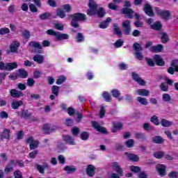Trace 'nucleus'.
I'll return each mask as SVG.
<instances>
[{
    "instance_id": "a18cd8bd",
    "label": "nucleus",
    "mask_w": 178,
    "mask_h": 178,
    "mask_svg": "<svg viewBox=\"0 0 178 178\" xmlns=\"http://www.w3.org/2000/svg\"><path fill=\"white\" fill-rule=\"evenodd\" d=\"M136 99H137L138 102L141 104V105H145H145H148V104H149L148 99H147L144 97H138Z\"/></svg>"
},
{
    "instance_id": "864d4df0",
    "label": "nucleus",
    "mask_w": 178,
    "mask_h": 178,
    "mask_svg": "<svg viewBox=\"0 0 178 178\" xmlns=\"http://www.w3.org/2000/svg\"><path fill=\"white\" fill-rule=\"evenodd\" d=\"M39 144L40 143L38 142V140H34L33 143H31L29 145L30 149H35V148L38 147Z\"/></svg>"
},
{
    "instance_id": "a19ab883",
    "label": "nucleus",
    "mask_w": 178,
    "mask_h": 178,
    "mask_svg": "<svg viewBox=\"0 0 178 178\" xmlns=\"http://www.w3.org/2000/svg\"><path fill=\"white\" fill-rule=\"evenodd\" d=\"M76 42H84V35L81 33H78L75 37Z\"/></svg>"
},
{
    "instance_id": "3c124183",
    "label": "nucleus",
    "mask_w": 178,
    "mask_h": 178,
    "mask_svg": "<svg viewBox=\"0 0 178 178\" xmlns=\"http://www.w3.org/2000/svg\"><path fill=\"white\" fill-rule=\"evenodd\" d=\"M111 94L113 98H119L120 97V92L118 89H113L111 90Z\"/></svg>"
},
{
    "instance_id": "2eb2a0df",
    "label": "nucleus",
    "mask_w": 178,
    "mask_h": 178,
    "mask_svg": "<svg viewBox=\"0 0 178 178\" xmlns=\"http://www.w3.org/2000/svg\"><path fill=\"white\" fill-rule=\"evenodd\" d=\"M164 48L163 44H159L155 46H152L149 51L154 54H159V52H162V51H163Z\"/></svg>"
},
{
    "instance_id": "cd10ccee",
    "label": "nucleus",
    "mask_w": 178,
    "mask_h": 178,
    "mask_svg": "<svg viewBox=\"0 0 178 178\" xmlns=\"http://www.w3.org/2000/svg\"><path fill=\"white\" fill-rule=\"evenodd\" d=\"M111 20L112 19H111V17H107L106 20L103 21L100 23L99 28L100 29H108V27H109V24L111 23Z\"/></svg>"
},
{
    "instance_id": "c85d7f7f",
    "label": "nucleus",
    "mask_w": 178,
    "mask_h": 178,
    "mask_svg": "<svg viewBox=\"0 0 178 178\" xmlns=\"http://www.w3.org/2000/svg\"><path fill=\"white\" fill-rule=\"evenodd\" d=\"M64 170H65L68 174L74 173V172H77V168L74 165H66L64 168Z\"/></svg>"
},
{
    "instance_id": "e2e57ef3",
    "label": "nucleus",
    "mask_w": 178,
    "mask_h": 178,
    "mask_svg": "<svg viewBox=\"0 0 178 178\" xmlns=\"http://www.w3.org/2000/svg\"><path fill=\"white\" fill-rule=\"evenodd\" d=\"M63 9L67 12V13H70V12H72V6H70V4H65L62 6Z\"/></svg>"
},
{
    "instance_id": "c756f323",
    "label": "nucleus",
    "mask_w": 178,
    "mask_h": 178,
    "mask_svg": "<svg viewBox=\"0 0 178 178\" xmlns=\"http://www.w3.org/2000/svg\"><path fill=\"white\" fill-rule=\"evenodd\" d=\"M33 60L34 62H37L39 65H41V63H44V56L41 54H36L33 56Z\"/></svg>"
},
{
    "instance_id": "ea45409f",
    "label": "nucleus",
    "mask_w": 178,
    "mask_h": 178,
    "mask_svg": "<svg viewBox=\"0 0 178 178\" xmlns=\"http://www.w3.org/2000/svg\"><path fill=\"white\" fill-rule=\"evenodd\" d=\"M153 156L156 159H162L165 156V152L163 151H158L154 153Z\"/></svg>"
},
{
    "instance_id": "338daca9",
    "label": "nucleus",
    "mask_w": 178,
    "mask_h": 178,
    "mask_svg": "<svg viewBox=\"0 0 178 178\" xmlns=\"http://www.w3.org/2000/svg\"><path fill=\"white\" fill-rule=\"evenodd\" d=\"M14 177L15 178H23V175L22 172L19 170H17L14 172Z\"/></svg>"
},
{
    "instance_id": "052dcab7",
    "label": "nucleus",
    "mask_w": 178,
    "mask_h": 178,
    "mask_svg": "<svg viewBox=\"0 0 178 178\" xmlns=\"http://www.w3.org/2000/svg\"><path fill=\"white\" fill-rule=\"evenodd\" d=\"M143 129L145 131H151V130H154L153 127L149 125L148 123L143 124Z\"/></svg>"
},
{
    "instance_id": "8fccbe9b",
    "label": "nucleus",
    "mask_w": 178,
    "mask_h": 178,
    "mask_svg": "<svg viewBox=\"0 0 178 178\" xmlns=\"http://www.w3.org/2000/svg\"><path fill=\"white\" fill-rule=\"evenodd\" d=\"M81 138L83 141H86V140H88V138H90V134L87 131H83L81 134Z\"/></svg>"
},
{
    "instance_id": "f704fd0d",
    "label": "nucleus",
    "mask_w": 178,
    "mask_h": 178,
    "mask_svg": "<svg viewBox=\"0 0 178 178\" xmlns=\"http://www.w3.org/2000/svg\"><path fill=\"white\" fill-rule=\"evenodd\" d=\"M160 124H161V126H163V127H170V126L173 124V122L163 118L161 119Z\"/></svg>"
},
{
    "instance_id": "bf43d9fd",
    "label": "nucleus",
    "mask_w": 178,
    "mask_h": 178,
    "mask_svg": "<svg viewBox=\"0 0 178 178\" xmlns=\"http://www.w3.org/2000/svg\"><path fill=\"white\" fill-rule=\"evenodd\" d=\"M151 122L152 123H154V124H155L156 126H159V120H158V117H156V115H153L151 118Z\"/></svg>"
},
{
    "instance_id": "6e6552de",
    "label": "nucleus",
    "mask_w": 178,
    "mask_h": 178,
    "mask_svg": "<svg viewBox=\"0 0 178 178\" xmlns=\"http://www.w3.org/2000/svg\"><path fill=\"white\" fill-rule=\"evenodd\" d=\"M122 27L124 34L126 35H130V33H131V22L129 19L123 21L122 23Z\"/></svg>"
},
{
    "instance_id": "0e129e2a",
    "label": "nucleus",
    "mask_w": 178,
    "mask_h": 178,
    "mask_svg": "<svg viewBox=\"0 0 178 178\" xmlns=\"http://www.w3.org/2000/svg\"><path fill=\"white\" fill-rule=\"evenodd\" d=\"M135 27H136L137 29L138 28H141L144 26V22H143V21L140 20H136L134 23Z\"/></svg>"
},
{
    "instance_id": "412c9836",
    "label": "nucleus",
    "mask_w": 178,
    "mask_h": 178,
    "mask_svg": "<svg viewBox=\"0 0 178 178\" xmlns=\"http://www.w3.org/2000/svg\"><path fill=\"white\" fill-rule=\"evenodd\" d=\"M17 69V63H6L5 70L7 72H11V70H15Z\"/></svg>"
},
{
    "instance_id": "ddd939ff",
    "label": "nucleus",
    "mask_w": 178,
    "mask_h": 178,
    "mask_svg": "<svg viewBox=\"0 0 178 178\" xmlns=\"http://www.w3.org/2000/svg\"><path fill=\"white\" fill-rule=\"evenodd\" d=\"M133 80L134 81H136L139 86H145V81H144L143 79L140 77V75L136 72H132L131 74Z\"/></svg>"
},
{
    "instance_id": "20e7f679",
    "label": "nucleus",
    "mask_w": 178,
    "mask_h": 178,
    "mask_svg": "<svg viewBox=\"0 0 178 178\" xmlns=\"http://www.w3.org/2000/svg\"><path fill=\"white\" fill-rule=\"evenodd\" d=\"M16 165H18L19 168H24V162H23L22 160L15 161L13 159H11L9 161L8 163L4 169L5 173H10V172L13 170V168H15Z\"/></svg>"
},
{
    "instance_id": "dca6fc26",
    "label": "nucleus",
    "mask_w": 178,
    "mask_h": 178,
    "mask_svg": "<svg viewBox=\"0 0 178 178\" xmlns=\"http://www.w3.org/2000/svg\"><path fill=\"white\" fill-rule=\"evenodd\" d=\"M17 113L22 119H29L31 118V115H33L29 110L26 109H22L21 111H18Z\"/></svg>"
},
{
    "instance_id": "4c0bfd02",
    "label": "nucleus",
    "mask_w": 178,
    "mask_h": 178,
    "mask_svg": "<svg viewBox=\"0 0 178 178\" xmlns=\"http://www.w3.org/2000/svg\"><path fill=\"white\" fill-rule=\"evenodd\" d=\"M42 131L45 134H51V125L49 123H46L43 125Z\"/></svg>"
},
{
    "instance_id": "f3484780",
    "label": "nucleus",
    "mask_w": 178,
    "mask_h": 178,
    "mask_svg": "<svg viewBox=\"0 0 178 178\" xmlns=\"http://www.w3.org/2000/svg\"><path fill=\"white\" fill-rule=\"evenodd\" d=\"M10 138V129L5 128L0 134V140H9Z\"/></svg>"
},
{
    "instance_id": "e433bc0d",
    "label": "nucleus",
    "mask_w": 178,
    "mask_h": 178,
    "mask_svg": "<svg viewBox=\"0 0 178 178\" xmlns=\"http://www.w3.org/2000/svg\"><path fill=\"white\" fill-rule=\"evenodd\" d=\"M102 97L105 99L106 102H111L112 101V96L106 91L102 93Z\"/></svg>"
},
{
    "instance_id": "473e14b6",
    "label": "nucleus",
    "mask_w": 178,
    "mask_h": 178,
    "mask_svg": "<svg viewBox=\"0 0 178 178\" xmlns=\"http://www.w3.org/2000/svg\"><path fill=\"white\" fill-rule=\"evenodd\" d=\"M161 40L162 44H168L169 42V35L165 32L161 33Z\"/></svg>"
},
{
    "instance_id": "603ef678",
    "label": "nucleus",
    "mask_w": 178,
    "mask_h": 178,
    "mask_svg": "<svg viewBox=\"0 0 178 178\" xmlns=\"http://www.w3.org/2000/svg\"><path fill=\"white\" fill-rule=\"evenodd\" d=\"M10 33V30L9 28H1L0 29V35H5V34H9Z\"/></svg>"
},
{
    "instance_id": "4468645a",
    "label": "nucleus",
    "mask_w": 178,
    "mask_h": 178,
    "mask_svg": "<svg viewBox=\"0 0 178 178\" xmlns=\"http://www.w3.org/2000/svg\"><path fill=\"white\" fill-rule=\"evenodd\" d=\"M10 96L13 98H20L21 97H24V93L22 90H17L16 89H11L10 90Z\"/></svg>"
},
{
    "instance_id": "13d9d810",
    "label": "nucleus",
    "mask_w": 178,
    "mask_h": 178,
    "mask_svg": "<svg viewBox=\"0 0 178 178\" xmlns=\"http://www.w3.org/2000/svg\"><path fill=\"white\" fill-rule=\"evenodd\" d=\"M79 133H80V129L77 127H74L72 129V134L74 135V137H77L79 136Z\"/></svg>"
},
{
    "instance_id": "6e6d98bb",
    "label": "nucleus",
    "mask_w": 178,
    "mask_h": 178,
    "mask_svg": "<svg viewBox=\"0 0 178 178\" xmlns=\"http://www.w3.org/2000/svg\"><path fill=\"white\" fill-rule=\"evenodd\" d=\"M162 98H163V101H164V102H169V101H170L172 99L170 95H169L168 93L163 94Z\"/></svg>"
},
{
    "instance_id": "774afa93",
    "label": "nucleus",
    "mask_w": 178,
    "mask_h": 178,
    "mask_svg": "<svg viewBox=\"0 0 178 178\" xmlns=\"http://www.w3.org/2000/svg\"><path fill=\"white\" fill-rule=\"evenodd\" d=\"M169 178H178V172L177 171H172L168 174Z\"/></svg>"
},
{
    "instance_id": "423d86ee",
    "label": "nucleus",
    "mask_w": 178,
    "mask_h": 178,
    "mask_svg": "<svg viewBox=\"0 0 178 178\" xmlns=\"http://www.w3.org/2000/svg\"><path fill=\"white\" fill-rule=\"evenodd\" d=\"M154 11L157 16L161 17L163 20H169L172 14L169 10H161V8L156 7Z\"/></svg>"
},
{
    "instance_id": "bb28decb",
    "label": "nucleus",
    "mask_w": 178,
    "mask_h": 178,
    "mask_svg": "<svg viewBox=\"0 0 178 178\" xmlns=\"http://www.w3.org/2000/svg\"><path fill=\"white\" fill-rule=\"evenodd\" d=\"M152 143H154V144H163L165 143V139L161 136H156L152 138Z\"/></svg>"
},
{
    "instance_id": "7ed1b4c3",
    "label": "nucleus",
    "mask_w": 178,
    "mask_h": 178,
    "mask_svg": "<svg viewBox=\"0 0 178 178\" xmlns=\"http://www.w3.org/2000/svg\"><path fill=\"white\" fill-rule=\"evenodd\" d=\"M124 7L121 9V15H124L127 19L134 17V10L131 8V2L129 0L124 1Z\"/></svg>"
},
{
    "instance_id": "4d7b16f0",
    "label": "nucleus",
    "mask_w": 178,
    "mask_h": 178,
    "mask_svg": "<svg viewBox=\"0 0 178 178\" xmlns=\"http://www.w3.org/2000/svg\"><path fill=\"white\" fill-rule=\"evenodd\" d=\"M131 171L134 173H140V172H141V168L138 166L131 165Z\"/></svg>"
},
{
    "instance_id": "58836bf2",
    "label": "nucleus",
    "mask_w": 178,
    "mask_h": 178,
    "mask_svg": "<svg viewBox=\"0 0 178 178\" xmlns=\"http://www.w3.org/2000/svg\"><path fill=\"white\" fill-rule=\"evenodd\" d=\"M56 15L60 19H65L66 17V12L60 8H58L56 11Z\"/></svg>"
},
{
    "instance_id": "6ab92c4d",
    "label": "nucleus",
    "mask_w": 178,
    "mask_h": 178,
    "mask_svg": "<svg viewBox=\"0 0 178 178\" xmlns=\"http://www.w3.org/2000/svg\"><path fill=\"white\" fill-rule=\"evenodd\" d=\"M86 175L89 177H92L95 175V167L92 165H88L86 168Z\"/></svg>"
},
{
    "instance_id": "72a5a7b5",
    "label": "nucleus",
    "mask_w": 178,
    "mask_h": 178,
    "mask_svg": "<svg viewBox=\"0 0 178 178\" xmlns=\"http://www.w3.org/2000/svg\"><path fill=\"white\" fill-rule=\"evenodd\" d=\"M22 105H23V101H13L11 103V108L13 109H19V107L22 106Z\"/></svg>"
},
{
    "instance_id": "0eeeda50",
    "label": "nucleus",
    "mask_w": 178,
    "mask_h": 178,
    "mask_svg": "<svg viewBox=\"0 0 178 178\" xmlns=\"http://www.w3.org/2000/svg\"><path fill=\"white\" fill-rule=\"evenodd\" d=\"M133 48L135 51V56L138 60H143L144 59V56L143 55V47L140 44L135 42L133 44Z\"/></svg>"
},
{
    "instance_id": "49530a36",
    "label": "nucleus",
    "mask_w": 178,
    "mask_h": 178,
    "mask_svg": "<svg viewBox=\"0 0 178 178\" xmlns=\"http://www.w3.org/2000/svg\"><path fill=\"white\" fill-rule=\"evenodd\" d=\"M66 81V76L64 75H60L58 76V79L56 81V84L58 86H60V84H63V83H65Z\"/></svg>"
},
{
    "instance_id": "b1692460",
    "label": "nucleus",
    "mask_w": 178,
    "mask_h": 178,
    "mask_svg": "<svg viewBox=\"0 0 178 178\" xmlns=\"http://www.w3.org/2000/svg\"><path fill=\"white\" fill-rule=\"evenodd\" d=\"M70 37L67 33H60L57 32V35L56 36V41H62L63 40H69Z\"/></svg>"
},
{
    "instance_id": "680f3d73",
    "label": "nucleus",
    "mask_w": 178,
    "mask_h": 178,
    "mask_svg": "<svg viewBox=\"0 0 178 178\" xmlns=\"http://www.w3.org/2000/svg\"><path fill=\"white\" fill-rule=\"evenodd\" d=\"M22 37L25 40H30V37H31L30 31L27 30L24 31V32L22 33Z\"/></svg>"
},
{
    "instance_id": "4be33fe9",
    "label": "nucleus",
    "mask_w": 178,
    "mask_h": 178,
    "mask_svg": "<svg viewBox=\"0 0 178 178\" xmlns=\"http://www.w3.org/2000/svg\"><path fill=\"white\" fill-rule=\"evenodd\" d=\"M122 129H123V124L122 122H113L112 133H116L118 130H122Z\"/></svg>"
},
{
    "instance_id": "5701e85b",
    "label": "nucleus",
    "mask_w": 178,
    "mask_h": 178,
    "mask_svg": "<svg viewBox=\"0 0 178 178\" xmlns=\"http://www.w3.org/2000/svg\"><path fill=\"white\" fill-rule=\"evenodd\" d=\"M29 46L31 47L32 48H37L38 49V54H42V46H41V44L35 41H31L29 42Z\"/></svg>"
},
{
    "instance_id": "393cba45",
    "label": "nucleus",
    "mask_w": 178,
    "mask_h": 178,
    "mask_svg": "<svg viewBox=\"0 0 178 178\" xmlns=\"http://www.w3.org/2000/svg\"><path fill=\"white\" fill-rule=\"evenodd\" d=\"M20 47V42L19 41H15L10 45V52H17V48Z\"/></svg>"
},
{
    "instance_id": "9d476101",
    "label": "nucleus",
    "mask_w": 178,
    "mask_h": 178,
    "mask_svg": "<svg viewBox=\"0 0 178 178\" xmlns=\"http://www.w3.org/2000/svg\"><path fill=\"white\" fill-rule=\"evenodd\" d=\"M92 126L94 127L95 130H97V131H99V133H102V134H106L108 133L106 128L101 127L99 123L95 121H92Z\"/></svg>"
},
{
    "instance_id": "de8ad7c7",
    "label": "nucleus",
    "mask_w": 178,
    "mask_h": 178,
    "mask_svg": "<svg viewBox=\"0 0 178 178\" xmlns=\"http://www.w3.org/2000/svg\"><path fill=\"white\" fill-rule=\"evenodd\" d=\"M59 86L54 85L51 88L52 94H54V95L56 97H58V95H59Z\"/></svg>"
},
{
    "instance_id": "79ce46f5",
    "label": "nucleus",
    "mask_w": 178,
    "mask_h": 178,
    "mask_svg": "<svg viewBox=\"0 0 178 178\" xmlns=\"http://www.w3.org/2000/svg\"><path fill=\"white\" fill-rule=\"evenodd\" d=\"M159 87L161 91H163V92H168V91H169V85L165 82L161 83Z\"/></svg>"
},
{
    "instance_id": "1a4fd4ad",
    "label": "nucleus",
    "mask_w": 178,
    "mask_h": 178,
    "mask_svg": "<svg viewBox=\"0 0 178 178\" xmlns=\"http://www.w3.org/2000/svg\"><path fill=\"white\" fill-rule=\"evenodd\" d=\"M143 11L145 12V15H147V16H149V17H154L155 16L152 6H151V5L149 3H145Z\"/></svg>"
},
{
    "instance_id": "09e8293b",
    "label": "nucleus",
    "mask_w": 178,
    "mask_h": 178,
    "mask_svg": "<svg viewBox=\"0 0 178 178\" xmlns=\"http://www.w3.org/2000/svg\"><path fill=\"white\" fill-rule=\"evenodd\" d=\"M145 60L147 62V66H150V67H154V66H155V60H154V59L145 58Z\"/></svg>"
},
{
    "instance_id": "5fc2aeb1",
    "label": "nucleus",
    "mask_w": 178,
    "mask_h": 178,
    "mask_svg": "<svg viewBox=\"0 0 178 178\" xmlns=\"http://www.w3.org/2000/svg\"><path fill=\"white\" fill-rule=\"evenodd\" d=\"M125 145L127 147V148L133 147L134 145V140L129 139L125 142Z\"/></svg>"
},
{
    "instance_id": "37998d69",
    "label": "nucleus",
    "mask_w": 178,
    "mask_h": 178,
    "mask_svg": "<svg viewBox=\"0 0 178 178\" xmlns=\"http://www.w3.org/2000/svg\"><path fill=\"white\" fill-rule=\"evenodd\" d=\"M51 13L46 12V13H42L39 17L40 19V20H48V19H49V17H51Z\"/></svg>"
},
{
    "instance_id": "aec40b11",
    "label": "nucleus",
    "mask_w": 178,
    "mask_h": 178,
    "mask_svg": "<svg viewBox=\"0 0 178 178\" xmlns=\"http://www.w3.org/2000/svg\"><path fill=\"white\" fill-rule=\"evenodd\" d=\"M125 155H127L128 159L131 161V162H138L140 161V157L137 154L125 152Z\"/></svg>"
},
{
    "instance_id": "f03ea898",
    "label": "nucleus",
    "mask_w": 178,
    "mask_h": 178,
    "mask_svg": "<svg viewBox=\"0 0 178 178\" xmlns=\"http://www.w3.org/2000/svg\"><path fill=\"white\" fill-rule=\"evenodd\" d=\"M70 19H71V26L74 29H79L80 24L79 22H86L88 18L87 15L81 13H75L69 15Z\"/></svg>"
},
{
    "instance_id": "a211bd4d",
    "label": "nucleus",
    "mask_w": 178,
    "mask_h": 178,
    "mask_svg": "<svg viewBox=\"0 0 178 178\" xmlns=\"http://www.w3.org/2000/svg\"><path fill=\"white\" fill-rule=\"evenodd\" d=\"M159 174L161 177L166 176V165L163 164H158L156 166Z\"/></svg>"
},
{
    "instance_id": "39448f33",
    "label": "nucleus",
    "mask_w": 178,
    "mask_h": 178,
    "mask_svg": "<svg viewBox=\"0 0 178 178\" xmlns=\"http://www.w3.org/2000/svg\"><path fill=\"white\" fill-rule=\"evenodd\" d=\"M113 169L118 174L113 172L109 178H120V177H123V168L120 167L118 162L113 163Z\"/></svg>"
},
{
    "instance_id": "9b49d317",
    "label": "nucleus",
    "mask_w": 178,
    "mask_h": 178,
    "mask_svg": "<svg viewBox=\"0 0 178 178\" xmlns=\"http://www.w3.org/2000/svg\"><path fill=\"white\" fill-rule=\"evenodd\" d=\"M63 139L64 143L68 145H76V139L70 135H63Z\"/></svg>"
},
{
    "instance_id": "c03bdc74",
    "label": "nucleus",
    "mask_w": 178,
    "mask_h": 178,
    "mask_svg": "<svg viewBox=\"0 0 178 178\" xmlns=\"http://www.w3.org/2000/svg\"><path fill=\"white\" fill-rule=\"evenodd\" d=\"M135 137L138 140H141L142 141H145V140H147V137L144 135V133L141 132L136 133Z\"/></svg>"
},
{
    "instance_id": "7c9ffc66",
    "label": "nucleus",
    "mask_w": 178,
    "mask_h": 178,
    "mask_svg": "<svg viewBox=\"0 0 178 178\" xmlns=\"http://www.w3.org/2000/svg\"><path fill=\"white\" fill-rule=\"evenodd\" d=\"M113 34L118 35V37H122V31L120 28H119L118 23L113 24Z\"/></svg>"
},
{
    "instance_id": "f8f14e48",
    "label": "nucleus",
    "mask_w": 178,
    "mask_h": 178,
    "mask_svg": "<svg viewBox=\"0 0 178 178\" xmlns=\"http://www.w3.org/2000/svg\"><path fill=\"white\" fill-rule=\"evenodd\" d=\"M153 60H154V63L156 66H163L165 65V60L159 54H155L153 56Z\"/></svg>"
},
{
    "instance_id": "69168bd1",
    "label": "nucleus",
    "mask_w": 178,
    "mask_h": 178,
    "mask_svg": "<svg viewBox=\"0 0 178 178\" xmlns=\"http://www.w3.org/2000/svg\"><path fill=\"white\" fill-rule=\"evenodd\" d=\"M147 177H148V174L147 173L146 171L139 172L138 175V178H147Z\"/></svg>"
},
{
    "instance_id": "a878e982",
    "label": "nucleus",
    "mask_w": 178,
    "mask_h": 178,
    "mask_svg": "<svg viewBox=\"0 0 178 178\" xmlns=\"http://www.w3.org/2000/svg\"><path fill=\"white\" fill-rule=\"evenodd\" d=\"M151 29L156 31H161L162 30V23L161 22H156L151 25Z\"/></svg>"
},
{
    "instance_id": "2f4dec72",
    "label": "nucleus",
    "mask_w": 178,
    "mask_h": 178,
    "mask_svg": "<svg viewBox=\"0 0 178 178\" xmlns=\"http://www.w3.org/2000/svg\"><path fill=\"white\" fill-rule=\"evenodd\" d=\"M136 94L141 97H148V95H149V90L146 89H139L136 90Z\"/></svg>"
},
{
    "instance_id": "f257e3e1",
    "label": "nucleus",
    "mask_w": 178,
    "mask_h": 178,
    "mask_svg": "<svg viewBox=\"0 0 178 178\" xmlns=\"http://www.w3.org/2000/svg\"><path fill=\"white\" fill-rule=\"evenodd\" d=\"M88 8L86 13L88 16H94L95 15H97V17L102 18L105 17L106 15V12L105 9L102 7H99L98 8V4L94 0H89L88 2Z\"/></svg>"
},
{
    "instance_id": "c9c22d12",
    "label": "nucleus",
    "mask_w": 178,
    "mask_h": 178,
    "mask_svg": "<svg viewBox=\"0 0 178 178\" xmlns=\"http://www.w3.org/2000/svg\"><path fill=\"white\" fill-rule=\"evenodd\" d=\"M18 72V76H19L21 79H26L29 76L27 71L24 69H19Z\"/></svg>"
}]
</instances>
